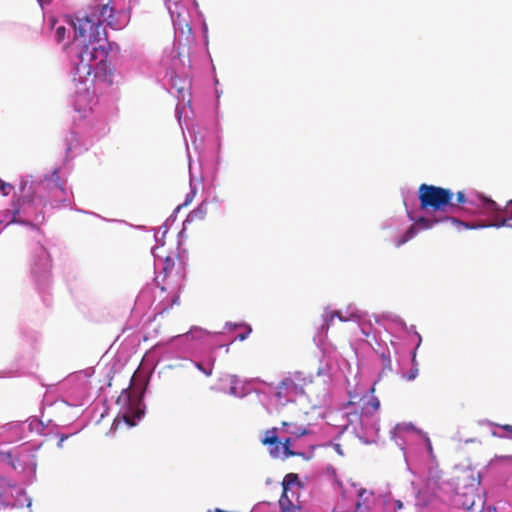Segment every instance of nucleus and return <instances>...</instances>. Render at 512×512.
Masks as SVG:
<instances>
[{"instance_id": "obj_1", "label": "nucleus", "mask_w": 512, "mask_h": 512, "mask_svg": "<svg viewBox=\"0 0 512 512\" xmlns=\"http://www.w3.org/2000/svg\"><path fill=\"white\" fill-rule=\"evenodd\" d=\"M103 22L113 29L121 27L115 19L114 8L109 4L96 5L89 15L71 20L79 59L75 64V75L84 84L101 82L110 86L113 83V70L107 63L108 51L100 44Z\"/></svg>"}, {"instance_id": "obj_2", "label": "nucleus", "mask_w": 512, "mask_h": 512, "mask_svg": "<svg viewBox=\"0 0 512 512\" xmlns=\"http://www.w3.org/2000/svg\"><path fill=\"white\" fill-rule=\"evenodd\" d=\"M453 197V192L447 188L425 183L418 188V198L422 211L454 213L460 209L461 204L467 202V198L463 191L456 193V202H453Z\"/></svg>"}, {"instance_id": "obj_3", "label": "nucleus", "mask_w": 512, "mask_h": 512, "mask_svg": "<svg viewBox=\"0 0 512 512\" xmlns=\"http://www.w3.org/2000/svg\"><path fill=\"white\" fill-rule=\"evenodd\" d=\"M480 213L492 218L489 224L477 225V227H509L512 228V200L508 201L506 206L501 209L492 199L483 195L478 196ZM467 228H476V226L466 225Z\"/></svg>"}, {"instance_id": "obj_4", "label": "nucleus", "mask_w": 512, "mask_h": 512, "mask_svg": "<svg viewBox=\"0 0 512 512\" xmlns=\"http://www.w3.org/2000/svg\"><path fill=\"white\" fill-rule=\"evenodd\" d=\"M51 271V257L42 245H37L32 257L31 272L39 284H45Z\"/></svg>"}, {"instance_id": "obj_5", "label": "nucleus", "mask_w": 512, "mask_h": 512, "mask_svg": "<svg viewBox=\"0 0 512 512\" xmlns=\"http://www.w3.org/2000/svg\"><path fill=\"white\" fill-rule=\"evenodd\" d=\"M303 382L304 379L301 378L300 373H294L285 377L277 386L276 397L278 399H287L291 396L302 394L304 392Z\"/></svg>"}, {"instance_id": "obj_6", "label": "nucleus", "mask_w": 512, "mask_h": 512, "mask_svg": "<svg viewBox=\"0 0 512 512\" xmlns=\"http://www.w3.org/2000/svg\"><path fill=\"white\" fill-rule=\"evenodd\" d=\"M261 444L268 447L272 458L278 459L282 456L281 441L278 437V428L273 427L265 431Z\"/></svg>"}, {"instance_id": "obj_7", "label": "nucleus", "mask_w": 512, "mask_h": 512, "mask_svg": "<svg viewBox=\"0 0 512 512\" xmlns=\"http://www.w3.org/2000/svg\"><path fill=\"white\" fill-rule=\"evenodd\" d=\"M45 185L47 189L50 190L52 197L55 199V201H68V192L62 184V182L60 181L57 171H54L50 178L45 179Z\"/></svg>"}, {"instance_id": "obj_8", "label": "nucleus", "mask_w": 512, "mask_h": 512, "mask_svg": "<svg viewBox=\"0 0 512 512\" xmlns=\"http://www.w3.org/2000/svg\"><path fill=\"white\" fill-rule=\"evenodd\" d=\"M379 408V399L375 396H370L368 400L363 402L360 413H358L356 409L350 413V416L354 417V419H351L350 422L352 423L357 420L361 422L363 417L372 416L375 412L379 410Z\"/></svg>"}, {"instance_id": "obj_9", "label": "nucleus", "mask_w": 512, "mask_h": 512, "mask_svg": "<svg viewBox=\"0 0 512 512\" xmlns=\"http://www.w3.org/2000/svg\"><path fill=\"white\" fill-rule=\"evenodd\" d=\"M411 220L414 221V226L415 228L418 227L420 229H430L432 228L435 224L441 222V221H447V220H451L452 222H455L459 225H464V223L460 222V221H457L455 220L454 218L452 217H448V216H445L443 218H427V217H424V216H421L417 219H414L412 217H410ZM467 224H465L466 226Z\"/></svg>"}, {"instance_id": "obj_10", "label": "nucleus", "mask_w": 512, "mask_h": 512, "mask_svg": "<svg viewBox=\"0 0 512 512\" xmlns=\"http://www.w3.org/2000/svg\"><path fill=\"white\" fill-rule=\"evenodd\" d=\"M282 486H283L282 495H285V496H288L287 495L288 491H290L294 487H296L298 490H300L302 488V484L299 480V477L295 473L286 474L283 479Z\"/></svg>"}, {"instance_id": "obj_11", "label": "nucleus", "mask_w": 512, "mask_h": 512, "mask_svg": "<svg viewBox=\"0 0 512 512\" xmlns=\"http://www.w3.org/2000/svg\"><path fill=\"white\" fill-rule=\"evenodd\" d=\"M458 503L466 510H472L475 505V489L471 488L467 493L459 495Z\"/></svg>"}, {"instance_id": "obj_12", "label": "nucleus", "mask_w": 512, "mask_h": 512, "mask_svg": "<svg viewBox=\"0 0 512 512\" xmlns=\"http://www.w3.org/2000/svg\"><path fill=\"white\" fill-rule=\"evenodd\" d=\"M207 213V205L201 203L195 210L191 211L188 215V221L202 220Z\"/></svg>"}, {"instance_id": "obj_13", "label": "nucleus", "mask_w": 512, "mask_h": 512, "mask_svg": "<svg viewBox=\"0 0 512 512\" xmlns=\"http://www.w3.org/2000/svg\"><path fill=\"white\" fill-rule=\"evenodd\" d=\"M279 504L281 512H299V507L294 506L288 496L281 495Z\"/></svg>"}, {"instance_id": "obj_14", "label": "nucleus", "mask_w": 512, "mask_h": 512, "mask_svg": "<svg viewBox=\"0 0 512 512\" xmlns=\"http://www.w3.org/2000/svg\"><path fill=\"white\" fill-rule=\"evenodd\" d=\"M417 234V229L414 225H411L409 229L397 239L395 245L396 247H400L411 240Z\"/></svg>"}, {"instance_id": "obj_15", "label": "nucleus", "mask_w": 512, "mask_h": 512, "mask_svg": "<svg viewBox=\"0 0 512 512\" xmlns=\"http://www.w3.org/2000/svg\"><path fill=\"white\" fill-rule=\"evenodd\" d=\"M121 422H124L129 427H133L136 425L135 418L127 413H124L121 417L118 416L117 418H115L112 427L114 429H117Z\"/></svg>"}, {"instance_id": "obj_16", "label": "nucleus", "mask_w": 512, "mask_h": 512, "mask_svg": "<svg viewBox=\"0 0 512 512\" xmlns=\"http://www.w3.org/2000/svg\"><path fill=\"white\" fill-rule=\"evenodd\" d=\"M291 442V438H286L283 442H281L283 458H289L292 456L300 455L299 453H296L295 451L291 450Z\"/></svg>"}, {"instance_id": "obj_17", "label": "nucleus", "mask_w": 512, "mask_h": 512, "mask_svg": "<svg viewBox=\"0 0 512 512\" xmlns=\"http://www.w3.org/2000/svg\"><path fill=\"white\" fill-rule=\"evenodd\" d=\"M287 432L294 435L297 438L305 436L309 433V431L306 428L294 426L291 428V430H287Z\"/></svg>"}, {"instance_id": "obj_18", "label": "nucleus", "mask_w": 512, "mask_h": 512, "mask_svg": "<svg viewBox=\"0 0 512 512\" xmlns=\"http://www.w3.org/2000/svg\"><path fill=\"white\" fill-rule=\"evenodd\" d=\"M175 265V261L171 257H166L165 259V265L163 267V270L166 274L170 273Z\"/></svg>"}, {"instance_id": "obj_19", "label": "nucleus", "mask_w": 512, "mask_h": 512, "mask_svg": "<svg viewBox=\"0 0 512 512\" xmlns=\"http://www.w3.org/2000/svg\"><path fill=\"white\" fill-rule=\"evenodd\" d=\"M21 430L20 425L18 424H8L3 427L2 435H4L6 432L14 431L16 434H19Z\"/></svg>"}, {"instance_id": "obj_20", "label": "nucleus", "mask_w": 512, "mask_h": 512, "mask_svg": "<svg viewBox=\"0 0 512 512\" xmlns=\"http://www.w3.org/2000/svg\"><path fill=\"white\" fill-rule=\"evenodd\" d=\"M66 32H67V30L64 26H58L56 28V38H57L58 42H61L65 39Z\"/></svg>"}, {"instance_id": "obj_21", "label": "nucleus", "mask_w": 512, "mask_h": 512, "mask_svg": "<svg viewBox=\"0 0 512 512\" xmlns=\"http://www.w3.org/2000/svg\"><path fill=\"white\" fill-rule=\"evenodd\" d=\"M207 332L204 331L203 329L201 328H194V329H191L187 335H191L192 337H198V338H201L203 337Z\"/></svg>"}, {"instance_id": "obj_22", "label": "nucleus", "mask_w": 512, "mask_h": 512, "mask_svg": "<svg viewBox=\"0 0 512 512\" xmlns=\"http://www.w3.org/2000/svg\"><path fill=\"white\" fill-rule=\"evenodd\" d=\"M245 328V332L243 333H240L236 338L240 341H243L245 340L249 334L252 332V328L249 326V325H244L243 326Z\"/></svg>"}, {"instance_id": "obj_23", "label": "nucleus", "mask_w": 512, "mask_h": 512, "mask_svg": "<svg viewBox=\"0 0 512 512\" xmlns=\"http://www.w3.org/2000/svg\"><path fill=\"white\" fill-rule=\"evenodd\" d=\"M418 375V368L414 367L410 370L409 374L406 376L407 380H414Z\"/></svg>"}, {"instance_id": "obj_24", "label": "nucleus", "mask_w": 512, "mask_h": 512, "mask_svg": "<svg viewBox=\"0 0 512 512\" xmlns=\"http://www.w3.org/2000/svg\"><path fill=\"white\" fill-rule=\"evenodd\" d=\"M196 367L202 371L206 376H210L212 374V369L211 368H208V369H205L202 364L200 363H197L196 364Z\"/></svg>"}, {"instance_id": "obj_25", "label": "nucleus", "mask_w": 512, "mask_h": 512, "mask_svg": "<svg viewBox=\"0 0 512 512\" xmlns=\"http://www.w3.org/2000/svg\"><path fill=\"white\" fill-rule=\"evenodd\" d=\"M11 188H12V186H11L10 184H5V183H3V184L1 185V187H0V189H1L2 193H3V195H8L9 190H10Z\"/></svg>"}, {"instance_id": "obj_26", "label": "nucleus", "mask_w": 512, "mask_h": 512, "mask_svg": "<svg viewBox=\"0 0 512 512\" xmlns=\"http://www.w3.org/2000/svg\"><path fill=\"white\" fill-rule=\"evenodd\" d=\"M334 317H337L340 321H347V319L344 318L339 311L332 312L331 319H333Z\"/></svg>"}, {"instance_id": "obj_27", "label": "nucleus", "mask_w": 512, "mask_h": 512, "mask_svg": "<svg viewBox=\"0 0 512 512\" xmlns=\"http://www.w3.org/2000/svg\"><path fill=\"white\" fill-rule=\"evenodd\" d=\"M281 425H282V427H283V428H285V429H286V431H287V430H291V428L293 427V423H291V422H287V421H283V422L281 423Z\"/></svg>"}, {"instance_id": "obj_28", "label": "nucleus", "mask_w": 512, "mask_h": 512, "mask_svg": "<svg viewBox=\"0 0 512 512\" xmlns=\"http://www.w3.org/2000/svg\"><path fill=\"white\" fill-rule=\"evenodd\" d=\"M395 507H396V509L400 510L403 508V503L400 500H396Z\"/></svg>"}, {"instance_id": "obj_29", "label": "nucleus", "mask_w": 512, "mask_h": 512, "mask_svg": "<svg viewBox=\"0 0 512 512\" xmlns=\"http://www.w3.org/2000/svg\"><path fill=\"white\" fill-rule=\"evenodd\" d=\"M68 436H62L60 441L58 442V446L61 447L62 446V443L64 442V440L67 438Z\"/></svg>"}, {"instance_id": "obj_30", "label": "nucleus", "mask_w": 512, "mask_h": 512, "mask_svg": "<svg viewBox=\"0 0 512 512\" xmlns=\"http://www.w3.org/2000/svg\"><path fill=\"white\" fill-rule=\"evenodd\" d=\"M504 429L512 432V426L511 425L504 426Z\"/></svg>"}, {"instance_id": "obj_31", "label": "nucleus", "mask_w": 512, "mask_h": 512, "mask_svg": "<svg viewBox=\"0 0 512 512\" xmlns=\"http://www.w3.org/2000/svg\"><path fill=\"white\" fill-rule=\"evenodd\" d=\"M102 34L104 35V40H107L106 32H105V30L103 28H102Z\"/></svg>"}]
</instances>
